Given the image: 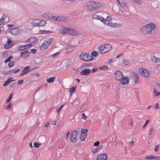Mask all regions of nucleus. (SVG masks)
Listing matches in <instances>:
<instances>
[{"instance_id": "nucleus-1", "label": "nucleus", "mask_w": 160, "mask_h": 160, "mask_svg": "<svg viewBox=\"0 0 160 160\" xmlns=\"http://www.w3.org/2000/svg\"><path fill=\"white\" fill-rule=\"evenodd\" d=\"M156 28V25L153 23L148 24L142 27L140 30L144 34L150 33Z\"/></svg>"}, {"instance_id": "nucleus-2", "label": "nucleus", "mask_w": 160, "mask_h": 160, "mask_svg": "<svg viewBox=\"0 0 160 160\" xmlns=\"http://www.w3.org/2000/svg\"><path fill=\"white\" fill-rule=\"evenodd\" d=\"M100 6V4L92 1L87 3V8L89 11H94L98 10Z\"/></svg>"}, {"instance_id": "nucleus-3", "label": "nucleus", "mask_w": 160, "mask_h": 160, "mask_svg": "<svg viewBox=\"0 0 160 160\" xmlns=\"http://www.w3.org/2000/svg\"><path fill=\"white\" fill-rule=\"evenodd\" d=\"M61 32L63 34H68L73 36H76L79 35L78 32L76 30L67 28H64Z\"/></svg>"}, {"instance_id": "nucleus-4", "label": "nucleus", "mask_w": 160, "mask_h": 160, "mask_svg": "<svg viewBox=\"0 0 160 160\" xmlns=\"http://www.w3.org/2000/svg\"><path fill=\"white\" fill-rule=\"evenodd\" d=\"M80 59L87 62L93 61L94 58L92 57L89 53L84 52H82L79 55Z\"/></svg>"}, {"instance_id": "nucleus-5", "label": "nucleus", "mask_w": 160, "mask_h": 160, "mask_svg": "<svg viewBox=\"0 0 160 160\" xmlns=\"http://www.w3.org/2000/svg\"><path fill=\"white\" fill-rule=\"evenodd\" d=\"M53 42V38H47L43 42L40 47V49L41 50H44L48 48L50 44Z\"/></svg>"}, {"instance_id": "nucleus-6", "label": "nucleus", "mask_w": 160, "mask_h": 160, "mask_svg": "<svg viewBox=\"0 0 160 160\" xmlns=\"http://www.w3.org/2000/svg\"><path fill=\"white\" fill-rule=\"evenodd\" d=\"M79 132L76 130L72 131L70 136V141L72 143H75L77 142V139L78 138Z\"/></svg>"}, {"instance_id": "nucleus-7", "label": "nucleus", "mask_w": 160, "mask_h": 160, "mask_svg": "<svg viewBox=\"0 0 160 160\" xmlns=\"http://www.w3.org/2000/svg\"><path fill=\"white\" fill-rule=\"evenodd\" d=\"M117 2L120 6L124 9H125L126 12H128L129 10L127 5L123 0H117Z\"/></svg>"}, {"instance_id": "nucleus-8", "label": "nucleus", "mask_w": 160, "mask_h": 160, "mask_svg": "<svg viewBox=\"0 0 160 160\" xmlns=\"http://www.w3.org/2000/svg\"><path fill=\"white\" fill-rule=\"evenodd\" d=\"M138 72L142 76L145 77H148L149 76V73L148 70L142 68H140L138 69Z\"/></svg>"}, {"instance_id": "nucleus-9", "label": "nucleus", "mask_w": 160, "mask_h": 160, "mask_svg": "<svg viewBox=\"0 0 160 160\" xmlns=\"http://www.w3.org/2000/svg\"><path fill=\"white\" fill-rule=\"evenodd\" d=\"M116 74L115 78L117 81H119L122 79V78L123 77V74L120 71H117L114 73Z\"/></svg>"}, {"instance_id": "nucleus-10", "label": "nucleus", "mask_w": 160, "mask_h": 160, "mask_svg": "<svg viewBox=\"0 0 160 160\" xmlns=\"http://www.w3.org/2000/svg\"><path fill=\"white\" fill-rule=\"evenodd\" d=\"M34 69V68L33 69H30L29 66H27L24 68L20 75V76H22L23 75L29 72L32 71V70Z\"/></svg>"}, {"instance_id": "nucleus-11", "label": "nucleus", "mask_w": 160, "mask_h": 160, "mask_svg": "<svg viewBox=\"0 0 160 160\" xmlns=\"http://www.w3.org/2000/svg\"><path fill=\"white\" fill-rule=\"evenodd\" d=\"M132 78L135 83H138L140 82V81L139 79V77L137 73H133L132 74L131 76Z\"/></svg>"}, {"instance_id": "nucleus-12", "label": "nucleus", "mask_w": 160, "mask_h": 160, "mask_svg": "<svg viewBox=\"0 0 160 160\" xmlns=\"http://www.w3.org/2000/svg\"><path fill=\"white\" fill-rule=\"evenodd\" d=\"M91 69L86 68L82 70L80 74L81 75H82L84 76H88L91 73Z\"/></svg>"}, {"instance_id": "nucleus-13", "label": "nucleus", "mask_w": 160, "mask_h": 160, "mask_svg": "<svg viewBox=\"0 0 160 160\" xmlns=\"http://www.w3.org/2000/svg\"><path fill=\"white\" fill-rule=\"evenodd\" d=\"M12 41L10 39H8L6 44L4 45V48L6 49H8L11 48L13 45Z\"/></svg>"}, {"instance_id": "nucleus-14", "label": "nucleus", "mask_w": 160, "mask_h": 160, "mask_svg": "<svg viewBox=\"0 0 160 160\" xmlns=\"http://www.w3.org/2000/svg\"><path fill=\"white\" fill-rule=\"evenodd\" d=\"M92 18L93 19H98L104 23H106V21H107L106 19H104L102 17H99L96 14L93 15L92 17Z\"/></svg>"}, {"instance_id": "nucleus-15", "label": "nucleus", "mask_w": 160, "mask_h": 160, "mask_svg": "<svg viewBox=\"0 0 160 160\" xmlns=\"http://www.w3.org/2000/svg\"><path fill=\"white\" fill-rule=\"evenodd\" d=\"M107 155L104 153L102 154L98 155L97 157L96 160H106L107 158Z\"/></svg>"}, {"instance_id": "nucleus-16", "label": "nucleus", "mask_w": 160, "mask_h": 160, "mask_svg": "<svg viewBox=\"0 0 160 160\" xmlns=\"http://www.w3.org/2000/svg\"><path fill=\"white\" fill-rule=\"evenodd\" d=\"M120 81L121 83L123 85L128 84L129 82L128 78L126 77H122V79L119 81Z\"/></svg>"}, {"instance_id": "nucleus-17", "label": "nucleus", "mask_w": 160, "mask_h": 160, "mask_svg": "<svg viewBox=\"0 0 160 160\" xmlns=\"http://www.w3.org/2000/svg\"><path fill=\"white\" fill-rule=\"evenodd\" d=\"M38 20L34 19H33L31 21L29 20L28 21V23H30L32 26L38 27Z\"/></svg>"}, {"instance_id": "nucleus-18", "label": "nucleus", "mask_w": 160, "mask_h": 160, "mask_svg": "<svg viewBox=\"0 0 160 160\" xmlns=\"http://www.w3.org/2000/svg\"><path fill=\"white\" fill-rule=\"evenodd\" d=\"M29 55V52L28 50H26L20 53V57H22L24 58H27Z\"/></svg>"}, {"instance_id": "nucleus-19", "label": "nucleus", "mask_w": 160, "mask_h": 160, "mask_svg": "<svg viewBox=\"0 0 160 160\" xmlns=\"http://www.w3.org/2000/svg\"><path fill=\"white\" fill-rule=\"evenodd\" d=\"M12 78H10V77L8 78V79L4 83L3 86H6L10 84V83L13 81H15L14 79H12Z\"/></svg>"}, {"instance_id": "nucleus-20", "label": "nucleus", "mask_w": 160, "mask_h": 160, "mask_svg": "<svg viewBox=\"0 0 160 160\" xmlns=\"http://www.w3.org/2000/svg\"><path fill=\"white\" fill-rule=\"evenodd\" d=\"M103 45L104 49H105V51H106V52L111 49L112 46L110 44H104Z\"/></svg>"}, {"instance_id": "nucleus-21", "label": "nucleus", "mask_w": 160, "mask_h": 160, "mask_svg": "<svg viewBox=\"0 0 160 160\" xmlns=\"http://www.w3.org/2000/svg\"><path fill=\"white\" fill-rule=\"evenodd\" d=\"M67 17H64L61 16H58L57 17V20L58 21H65L67 20Z\"/></svg>"}, {"instance_id": "nucleus-22", "label": "nucleus", "mask_w": 160, "mask_h": 160, "mask_svg": "<svg viewBox=\"0 0 160 160\" xmlns=\"http://www.w3.org/2000/svg\"><path fill=\"white\" fill-rule=\"evenodd\" d=\"M46 24V21L44 20H38V27L43 26Z\"/></svg>"}, {"instance_id": "nucleus-23", "label": "nucleus", "mask_w": 160, "mask_h": 160, "mask_svg": "<svg viewBox=\"0 0 160 160\" xmlns=\"http://www.w3.org/2000/svg\"><path fill=\"white\" fill-rule=\"evenodd\" d=\"M99 49L100 52L101 54H102L106 52V51H105V49H104V48L103 47V45L100 46L99 47Z\"/></svg>"}, {"instance_id": "nucleus-24", "label": "nucleus", "mask_w": 160, "mask_h": 160, "mask_svg": "<svg viewBox=\"0 0 160 160\" xmlns=\"http://www.w3.org/2000/svg\"><path fill=\"white\" fill-rule=\"evenodd\" d=\"M109 25L112 27H119L121 26V24L117 23H110L109 24Z\"/></svg>"}, {"instance_id": "nucleus-25", "label": "nucleus", "mask_w": 160, "mask_h": 160, "mask_svg": "<svg viewBox=\"0 0 160 160\" xmlns=\"http://www.w3.org/2000/svg\"><path fill=\"white\" fill-rule=\"evenodd\" d=\"M36 39L34 37H32L29 38L26 41L27 42H29L31 43H33L35 42Z\"/></svg>"}, {"instance_id": "nucleus-26", "label": "nucleus", "mask_w": 160, "mask_h": 160, "mask_svg": "<svg viewBox=\"0 0 160 160\" xmlns=\"http://www.w3.org/2000/svg\"><path fill=\"white\" fill-rule=\"evenodd\" d=\"M55 77H53L47 79V81L48 83H51L53 82L54 80L55 79Z\"/></svg>"}, {"instance_id": "nucleus-27", "label": "nucleus", "mask_w": 160, "mask_h": 160, "mask_svg": "<svg viewBox=\"0 0 160 160\" xmlns=\"http://www.w3.org/2000/svg\"><path fill=\"white\" fill-rule=\"evenodd\" d=\"M40 32L41 34H44L48 33H53L52 31H46L45 30H42L40 31Z\"/></svg>"}, {"instance_id": "nucleus-28", "label": "nucleus", "mask_w": 160, "mask_h": 160, "mask_svg": "<svg viewBox=\"0 0 160 160\" xmlns=\"http://www.w3.org/2000/svg\"><path fill=\"white\" fill-rule=\"evenodd\" d=\"M48 18L51 19L52 20H54L55 21H57V17H56L54 16H53L51 14H49L48 16Z\"/></svg>"}, {"instance_id": "nucleus-29", "label": "nucleus", "mask_w": 160, "mask_h": 160, "mask_svg": "<svg viewBox=\"0 0 160 160\" xmlns=\"http://www.w3.org/2000/svg\"><path fill=\"white\" fill-rule=\"evenodd\" d=\"M98 54V52L96 51H92L91 53V55L92 57H97Z\"/></svg>"}, {"instance_id": "nucleus-30", "label": "nucleus", "mask_w": 160, "mask_h": 160, "mask_svg": "<svg viewBox=\"0 0 160 160\" xmlns=\"http://www.w3.org/2000/svg\"><path fill=\"white\" fill-rule=\"evenodd\" d=\"M76 87H74L73 86L69 89V92H70V95L72 94V92H75L76 89Z\"/></svg>"}, {"instance_id": "nucleus-31", "label": "nucleus", "mask_w": 160, "mask_h": 160, "mask_svg": "<svg viewBox=\"0 0 160 160\" xmlns=\"http://www.w3.org/2000/svg\"><path fill=\"white\" fill-rule=\"evenodd\" d=\"M86 136L87 135H85L84 134L81 133L80 137V139L81 141H84L85 139Z\"/></svg>"}, {"instance_id": "nucleus-32", "label": "nucleus", "mask_w": 160, "mask_h": 160, "mask_svg": "<svg viewBox=\"0 0 160 160\" xmlns=\"http://www.w3.org/2000/svg\"><path fill=\"white\" fill-rule=\"evenodd\" d=\"M42 144V143H39L38 142H35L34 143V147L35 148H39L40 145Z\"/></svg>"}, {"instance_id": "nucleus-33", "label": "nucleus", "mask_w": 160, "mask_h": 160, "mask_svg": "<svg viewBox=\"0 0 160 160\" xmlns=\"http://www.w3.org/2000/svg\"><path fill=\"white\" fill-rule=\"evenodd\" d=\"M6 17H7L6 16H5L4 15H3L2 16V18L1 19H0V25H1L4 22V20Z\"/></svg>"}, {"instance_id": "nucleus-34", "label": "nucleus", "mask_w": 160, "mask_h": 160, "mask_svg": "<svg viewBox=\"0 0 160 160\" xmlns=\"http://www.w3.org/2000/svg\"><path fill=\"white\" fill-rule=\"evenodd\" d=\"M18 49L20 51H22L26 49V48L25 45L19 46Z\"/></svg>"}, {"instance_id": "nucleus-35", "label": "nucleus", "mask_w": 160, "mask_h": 160, "mask_svg": "<svg viewBox=\"0 0 160 160\" xmlns=\"http://www.w3.org/2000/svg\"><path fill=\"white\" fill-rule=\"evenodd\" d=\"M123 63L124 65L128 66L130 64V62L129 61L126 59H124L123 61Z\"/></svg>"}, {"instance_id": "nucleus-36", "label": "nucleus", "mask_w": 160, "mask_h": 160, "mask_svg": "<svg viewBox=\"0 0 160 160\" xmlns=\"http://www.w3.org/2000/svg\"><path fill=\"white\" fill-rule=\"evenodd\" d=\"M13 57L12 56H9L4 61L5 63L10 62L11 59Z\"/></svg>"}, {"instance_id": "nucleus-37", "label": "nucleus", "mask_w": 160, "mask_h": 160, "mask_svg": "<svg viewBox=\"0 0 160 160\" xmlns=\"http://www.w3.org/2000/svg\"><path fill=\"white\" fill-rule=\"evenodd\" d=\"M145 159L148 160L153 159V155H150L146 156L145 158Z\"/></svg>"}, {"instance_id": "nucleus-38", "label": "nucleus", "mask_w": 160, "mask_h": 160, "mask_svg": "<svg viewBox=\"0 0 160 160\" xmlns=\"http://www.w3.org/2000/svg\"><path fill=\"white\" fill-rule=\"evenodd\" d=\"M88 131V129L85 128H82L81 129V133L84 134L86 133Z\"/></svg>"}, {"instance_id": "nucleus-39", "label": "nucleus", "mask_w": 160, "mask_h": 160, "mask_svg": "<svg viewBox=\"0 0 160 160\" xmlns=\"http://www.w3.org/2000/svg\"><path fill=\"white\" fill-rule=\"evenodd\" d=\"M101 70H106L108 69V67L105 65H103L101 67H99V68Z\"/></svg>"}, {"instance_id": "nucleus-40", "label": "nucleus", "mask_w": 160, "mask_h": 160, "mask_svg": "<svg viewBox=\"0 0 160 160\" xmlns=\"http://www.w3.org/2000/svg\"><path fill=\"white\" fill-rule=\"evenodd\" d=\"M114 11H115V12L117 13L118 12L120 11V8L119 7L117 6L115 7H114L113 8Z\"/></svg>"}, {"instance_id": "nucleus-41", "label": "nucleus", "mask_w": 160, "mask_h": 160, "mask_svg": "<svg viewBox=\"0 0 160 160\" xmlns=\"http://www.w3.org/2000/svg\"><path fill=\"white\" fill-rule=\"evenodd\" d=\"M154 92L155 94V96H157L160 95V92L157 91L156 89L154 88Z\"/></svg>"}, {"instance_id": "nucleus-42", "label": "nucleus", "mask_w": 160, "mask_h": 160, "mask_svg": "<svg viewBox=\"0 0 160 160\" xmlns=\"http://www.w3.org/2000/svg\"><path fill=\"white\" fill-rule=\"evenodd\" d=\"M156 57L154 56L153 55L152 56L151 58V60L152 61L155 62H158V61H156Z\"/></svg>"}, {"instance_id": "nucleus-43", "label": "nucleus", "mask_w": 160, "mask_h": 160, "mask_svg": "<svg viewBox=\"0 0 160 160\" xmlns=\"http://www.w3.org/2000/svg\"><path fill=\"white\" fill-rule=\"evenodd\" d=\"M14 66V62L12 61L10 62L8 64V66L10 68L13 67Z\"/></svg>"}, {"instance_id": "nucleus-44", "label": "nucleus", "mask_w": 160, "mask_h": 160, "mask_svg": "<svg viewBox=\"0 0 160 160\" xmlns=\"http://www.w3.org/2000/svg\"><path fill=\"white\" fill-rule=\"evenodd\" d=\"M99 150L98 149V148L97 147L94 148L92 149V152L93 153H95L98 151Z\"/></svg>"}, {"instance_id": "nucleus-45", "label": "nucleus", "mask_w": 160, "mask_h": 160, "mask_svg": "<svg viewBox=\"0 0 160 160\" xmlns=\"http://www.w3.org/2000/svg\"><path fill=\"white\" fill-rule=\"evenodd\" d=\"M63 105H62L57 110V113H58V115L59 114L62 108L63 107Z\"/></svg>"}, {"instance_id": "nucleus-46", "label": "nucleus", "mask_w": 160, "mask_h": 160, "mask_svg": "<svg viewBox=\"0 0 160 160\" xmlns=\"http://www.w3.org/2000/svg\"><path fill=\"white\" fill-rule=\"evenodd\" d=\"M106 20H107V21H106V23H104L106 24H108L109 23V21H110L111 20V18L110 17L107 16V19H106Z\"/></svg>"}, {"instance_id": "nucleus-47", "label": "nucleus", "mask_w": 160, "mask_h": 160, "mask_svg": "<svg viewBox=\"0 0 160 160\" xmlns=\"http://www.w3.org/2000/svg\"><path fill=\"white\" fill-rule=\"evenodd\" d=\"M12 93H11L10 95H9V97L8 98L7 100H6V102L7 103H8V102H9V101H10L11 99L12 98Z\"/></svg>"}, {"instance_id": "nucleus-48", "label": "nucleus", "mask_w": 160, "mask_h": 160, "mask_svg": "<svg viewBox=\"0 0 160 160\" xmlns=\"http://www.w3.org/2000/svg\"><path fill=\"white\" fill-rule=\"evenodd\" d=\"M160 147V145L158 144L155 147L154 151L155 152L157 151L159 149V148Z\"/></svg>"}, {"instance_id": "nucleus-49", "label": "nucleus", "mask_w": 160, "mask_h": 160, "mask_svg": "<svg viewBox=\"0 0 160 160\" xmlns=\"http://www.w3.org/2000/svg\"><path fill=\"white\" fill-rule=\"evenodd\" d=\"M82 117L83 119H84L85 120H86L87 118V116L85 115V114L84 113H83L82 114Z\"/></svg>"}, {"instance_id": "nucleus-50", "label": "nucleus", "mask_w": 160, "mask_h": 160, "mask_svg": "<svg viewBox=\"0 0 160 160\" xmlns=\"http://www.w3.org/2000/svg\"><path fill=\"white\" fill-rule=\"evenodd\" d=\"M133 1L135 3L140 4L142 2L141 0H133Z\"/></svg>"}, {"instance_id": "nucleus-51", "label": "nucleus", "mask_w": 160, "mask_h": 160, "mask_svg": "<svg viewBox=\"0 0 160 160\" xmlns=\"http://www.w3.org/2000/svg\"><path fill=\"white\" fill-rule=\"evenodd\" d=\"M37 52V49H31V51L29 52V53H31V52H32L33 53H35Z\"/></svg>"}, {"instance_id": "nucleus-52", "label": "nucleus", "mask_w": 160, "mask_h": 160, "mask_svg": "<svg viewBox=\"0 0 160 160\" xmlns=\"http://www.w3.org/2000/svg\"><path fill=\"white\" fill-rule=\"evenodd\" d=\"M8 54V52H3L2 54V57L5 58H6L7 56V55Z\"/></svg>"}, {"instance_id": "nucleus-53", "label": "nucleus", "mask_w": 160, "mask_h": 160, "mask_svg": "<svg viewBox=\"0 0 160 160\" xmlns=\"http://www.w3.org/2000/svg\"><path fill=\"white\" fill-rule=\"evenodd\" d=\"M153 159L160 160V156H153Z\"/></svg>"}, {"instance_id": "nucleus-54", "label": "nucleus", "mask_w": 160, "mask_h": 160, "mask_svg": "<svg viewBox=\"0 0 160 160\" xmlns=\"http://www.w3.org/2000/svg\"><path fill=\"white\" fill-rule=\"evenodd\" d=\"M100 144V142L98 141L95 142L94 144V146H98Z\"/></svg>"}, {"instance_id": "nucleus-55", "label": "nucleus", "mask_w": 160, "mask_h": 160, "mask_svg": "<svg viewBox=\"0 0 160 160\" xmlns=\"http://www.w3.org/2000/svg\"><path fill=\"white\" fill-rule=\"evenodd\" d=\"M149 120H148L146 121L145 123L144 124V125H143V126L142 127L143 128H144L147 125V124L149 122Z\"/></svg>"}, {"instance_id": "nucleus-56", "label": "nucleus", "mask_w": 160, "mask_h": 160, "mask_svg": "<svg viewBox=\"0 0 160 160\" xmlns=\"http://www.w3.org/2000/svg\"><path fill=\"white\" fill-rule=\"evenodd\" d=\"M23 81V79L19 80L18 81V84L20 85L22 84Z\"/></svg>"}, {"instance_id": "nucleus-57", "label": "nucleus", "mask_w": 160, "mask_h": 160, "mask_svg": "<svg viewBox=\"0 0 160 160\" xmlns=\"http://www.w3.org/2000/svg\"><path fill=\"white\" fill-rule=\"evenodd\" d=\"M32 44H28L25 46L26 48H28L29 47H31L32 46Z\"/></svg>"}, {"instance_id": "nucleus-58", "label": "nucleus", "mask_w": 160, "mask_h": 160, "mask_svg": "<svg viewBox=\"0 0 160 160\" xmlns=\"http://www.w3.org/2000/svg\"><path fill=\"white\" fill-rule=\"evenodd\" d=\"M11 103H9L6 109H7L10 110L11 108Z\"/></svg>"}, {"instance_id": "nucleus-59", "label": "nucleus", "mask_w": 160, "mask_h": 160, "mask_svg": "<svg viewBox=\"0 0 160 160\" xmlns=\"http://www.w3.org/2000/svg\"><path fill=\"white\" fill-rule=\"evenodd\" d=\"M59 53V52H57L55 53L52 55V58H55L56 56Z\"/></svg>"}, {"instance_id": "nucleus-60", "label": "nucleus", "mask_w": 160, "mask_h": 160, "mask_svg": "<svg viewBox=\"0 0 160 160\" xmlns=\"http://www.w3.org/2000/svg\"><path fill=\"white\" fill-rule=\"evenodd\" d=\"M16 82L13 83H12L10 86H9V88H12L13 87H14L15 84H16Z\"/></svg>"}, {"instance_id": "nucleus-61", "label": "nucleus", "mask_w": 160, "mask_h": 160, "mask_svg": "<svg viewBox=\"0 0 160 160\" xmlns=\"http://www.w3.org/2000/svg\"><path fill=\"white\" fill-rule=\"evenodd\" d=\"M154 130L153 128H152L150 129V134L151 135L152 134V131Z\"/></svg>"}, {"instance_id": "nucleus-62", "label": "nucleus", "mask_w": 160, "mask_h": 160, "mask_svg": "<svg viewBox=\"0 0 160 160\" xmlns=\"http://www.w3.org/2000/svg\"><path fill=\"white\" fill-rule=\"evenodd\" d=\"M20 70L19 68L17 69L16 70H13V72L14 73H16L19 71Z\"/></svg>"}, {"instance_id": "nucleus-63", "label": "nucleus", "mask_w": 160, "mask_h": 160, "mask_svg": "<svg viewBox=\"0 0 160 160\" xmlns=\"http://www.w3.org/2000/svg\"><path fill=\"white\" fill-rule=\"evenodd\" d=\"M97 70L98 69L95 68H92V72H96V71H97Z\"/></svg>"}, {"instance_id": "nucleus-64", "label": "nucleus", "mask_w": 160, "mask_h": 160, "mask_svg": "<svg viewBox=\"0 0 160 160\" xmlns=\"http://www.w3.org/2000/svg\"><path fill=\"white\" fill-rule=\"evenodd\" d=\"M160 108V107L158 106V103L156 104L155 108L156 109H158Z\"/></svg>"}]
</instances>
